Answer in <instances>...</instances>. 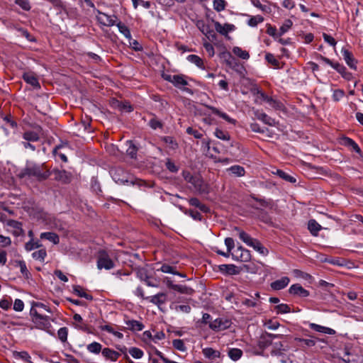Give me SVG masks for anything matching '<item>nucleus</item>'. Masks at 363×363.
Returning a JSON list of instances; mask_svg holds the SVG:
<instances>
[{
	"mask_svg": "<svg viewBox=\"0 0 363 363\" xmlns=\"http://www.w3.org/2000/svg\"><path fill=\"white\" fill-rule=\"evenodd\" d=\"M50 175V171L46 169L43 164L28 161L26 162L25 167L18 174V177L20 179L26 177L35 178L38 182L46 180Z\"/></svg>",
	"mask_w": 363,
	"mask_h": 363,
	"instance_id": "nucleus-1",
	"label": "nucleus"
},
{
	"mask_svg": "<svg viewBox=\"0 0 363 363\" xmlns=\"http://www.w3.org/2000/svg\"><path fill=\"white\" fill-rule=\"evenodd\" d=\"M162 78L169 82H171L175 87L179 89L180 90L189 94L191 95L194 94V91L192 89L186 87L189 85L188 82L186 81L187 77L184 74H162Z\"/></svg>",
	"mask_w": 363,
	"mask_h": 363,
	"instance_id": "nucleus-2",
	"label": "nucleus"
},
{
	"mask_svg": "<svg viewBox=\"0 0 363 363\" xmlns=\"http://www.w3.org/2000/svg\"><path fill=\"white\" fill-rule=\"evenodd\" d=\"M30 315L32 322L35 324V328L50 333V328L52 325L48 316L40 314L38 311L34 308L30 311Z\"/></svg>",
	"mask_w": 363,
	"mask_h": 363,
	"instance_id": "nucleus-3",
	"label": "nucleus"
},
{
	"mask_svg": "<svg viewBox=\"0 0 363 363\" xmlns=\"http://www.w3.org/2000/svg\"><path fill=\"white\" fill-rule=\"evenodd\" d=\"M115 267L113 261L109 257L105 250H100L97 257V267L99 269H105L109 270Z\"/></svg>",
	"mask_w": 363,
	"mask_h": 363,
	"instance_id": "nucleus-4",
	"label": "nucleus"
},
{
	"mask_svg": "<svg viewBox=\"0 0 363 363\" xmlns=\"http://www.w3.org/2000/svg\"><path fill=\"white\" fill-rule=\"evenodd\" d=\"M134 272L137 277L142 281H145L148 286L158 287L159 284L156 279L152 280V276L149 274L148 270L145 267H135Z\"/></svg>",
	"mask_w": 363,
	"mask_h": 363,
	"instance_id": "nucleus-5",
	"label": "nucleus"
},
{
	"mask_svg": "<svg viewBox=\"0 0 363 363\" xmlns=\"http://www.w3.org/2000/svg\"><path fill=\"white\" fill-rule=\"evenodd\" d=\"M231 324V320L226 318H217L209 323V328L213 331L219 332L228 329Z\"/></svg>",
	"mask_w": 363,
	"mask_h": 363,
	"instance_id": "nucleus-6",
	"label": "nucleus"
},
{
	"mask_svg": "<svg viewBox=\"0 0 363 363\" xmlns=\"http://www.w3.org/2000/svg\"><path fill=\"white\" fill-rule=\"evenodd\" d=\"M191 184L199 194H208L210 192L209 185L199 175L196 176Z\"/></svg>",
	"mask_w": 363,
	"mask_h": 363,
	"instance_id": "nucleus-7",
	"label": "nucleus"
},
{
	"mask_svg": "<svg viewBox=\"0 0 363 363\" xmlns=\"http://www.w3.org/2000/svg\"><path fill=\"white\" fill-rule=\"evenodd\" d=\"M98 15L96 19L99 23L103 26L111 27L116 24L118 17L116 15H108L104 12L97 10Z\"/></svg>",
	"mask_w": 363,
	"mask_h": 363,
	"instance_id": "nucleus-8",
	"label": "nucleus"
},
{
	"mask_svg": "<svg viewBox=\"0 0 363 363\" xmlns=\"http://www.w3.org/2000/svg\"><path fill=\"white\" fill-rule=\"evenodd\" d=\"M110 174L113 179L118 184H123L128 182L126 173L121 167H116L110 170Z\"/></svg>",
	"mask_w": 363,
	"mask_h": 363,
	"instance_id": "nucleus-9",
	"label": "nucleus"
},
{
	"mask_svg": "<svg viewBox=\"0 0 363 363\" xmlns=\"http://www.w3.org/2000/svg\"><path fill=\"white\" fill-rule=\"evenodd\" d=\"M289 293L293 296L301 298H306L310 295V292L299 284L291 285L289 289Z\"/></svg>",
	"mask_w": 363,
	"mask_h": 363,
	"instance_id": "nucleus-10",
	"label": "nucleus"
},
{
	"mask_svg": "<svg viewBox=\"0 0 363 363\" xmlns=\"http://www.w3.org/2000/svg\"><path fill=\"white\" fill-rule=\"evenodd\" d=\"M216 30L220 34L229 38L228 33L235 30V26L233 24L225 23L222 25L218 21H213Z\"/></svg>",
	"mask_w": 363,
	"mask_h": 363,
	"instance_id": "nucleus-11",
	"label": "nucleus"
},
{
	"mask_svg": "<svg viewBox=\"0 0 363 363\" xmlns=\"http://www.w3.org/2000/svg\"><path fill=\"white\" fill-rule=\"evenodd\" d=\"M219 271L224 274L227 275H238L241 272V268L235 266V264H220L218 267Z\"/></svg>",
	"mask_w": 363,
	"mask_h": 363,
	"instance_id": "nucleus-12",
	"label": "nucleus"
},
{
	"mask_svg": "<svg viewBox=\"0 0 363 363\" xmlns=\"http://www.w3.org/2000/svg\"><path fill=\"white\" fill-rule=\"evenodd\" d=\"M53 174L55 180L64 184H68L72 180V174L65 170L55 169Z\"/></svg>",
	"mask_w": 363,
	"mask_h": 363,
	"instance_id": "nucleus-13",
	"label": "nucleus"
},
{
	"mask_svg": "<svg viewBox=\"0 0 363 363\" xmlns=\"http://www.w3.org/2000/svg\"><path fill=\"white\" fill-rule=\"evenodd\" d=\"M341 52L342 55V57H343L344 60L345 61V62L347 63V65L351 69L356 70L357 61L354 57L353 54L345 48H342Z\"/></svg>",
	"mask_w": 363,
	"mask_h": 363,
	"instance_id": "nucleus-14",
	"label": "nucleus"
},
{
	"mask_svg": "<svg viewBox=\"0 0 363 363\" xmlns=\"http://www.w3.org/2000/svg\"><path fill=\"white\" fill-rule=\"evenodd\" d=\"M35 130H28L23 133V138L28 142H37L40 139L39 133L42 131L40 125L35 127Z\"/></svg>",
	"mask_w": 363,
	"mask_h": 363,
	"instance_id": "nucleus-15",
	"label": "nucleus"
},
{
	"mask_svg": "<svg viewBox=\"0 0 363 363\" xmlns=\"http://www.w3.org/2000/svg\"><path fill=\"white\" fill-rule=\"evenodd\" d=\"M262 99L266 101L269 106L276 110L283 111L284 109V105L282 102L279 100L274 99L271 96H267L264 93H261Z\"/></svg>",
	"mask_w": 363,
	"mask_h": 363,
	"instance_id": "nucleus-16",
	"label": "nucleus"
},
{
	"mask_svg": "<svg viewBox=\"0 0 363 363\" xmlns=\"http://www.w3.org/2000/svg\"><path fill=\"white\" fill-rule=\"evenodd\" d=\"M308 326L311 330L320 333L328 334L332 335L336 333L335 330L316 323H308Z\"/></svg>",
	"mask_w": 363,
	"mask_h": 363,
	"instance_id": "nucleus-17",
	"label": "nucleus"
},
{
	"mask_svg": "<svg viewBox=\"0 0 363 363\" xmlns=\"http://www.w3.org/2000/svg\"><path fill=\"white\" fill-rule=\"evenodd\" d=\"M255 116L259 121H262L264 123L269 125L274 126L275 125V120L272 117L269 116L267 114L262 111H259V110L255 111Z\"/></svg>",
	"mask_w": 363,
	"mask_h": 363,
	"instance_id": "nucleus-18",
	"label": "nucleus"
},
{
	"mask_svg": "<svg viewBox=\"0 0 363 363\" xmlns=\"http://www.w3.org/2000/svg\"><path fill=\"white\" fill-rule=\"evenodd\" d=\"M146 299H148L150 302L160 307L167 302V296L164 293H158L156 295L147 297Z\"/></svg>",
	"mask_w": 363,
	"mask_h": 363,
	"instance_id": "nucleus-19",
	"label": "nucleus"
},
{
	"mask_svg": "<svg viewBox=\"0 0 363 363\" xmlns=\"http://www.w3.org/2000/svg\"><path fill=\"white\" fill-rule=\"evenodd\" d=\"M205 107L206 108H208V110H211L213 113L220 116L221 118L226 121L227 122H228L231 124L235 123L236 121L235 119L230 118L227 113L220 111L217 108L212 106H209V105H205Z\"/></svg>",
	"mask_w": 363,
	"mask_h": 363,
	"instance_id": "nucleus-20",
	"label": "nucleus"
},
{
	"mask_svg": "<svg viewBox=\"0 0 363 363\" xmlns=\"http://www.w3.org/2000/svg\"><path fill=\"white\" fill-rule=\"evenodd\" d=\"M290 281L287 277H281L270 284V286L273 290L279 291L286 287Z\"/></svg>",
	"mask_w": 363,
	"mask_h": 363,
	"instance_id": "nucleus-21",
	"label": "nucleus"
},
{
	"mask_svg": "<svg viewBox=\"0 0 363 363\" xmlns=\"http://www.w3.org/2000/svg\"><path fill=\"white\" fill-rule=\"evenodd\" d=\"M7 225L14 229L13 233V235L18 237L24 234V230L22 228V223L16 220H9Z\"/></svg>",
	"mask_w": 363,
	"mask_h": 363,
	"instance_id": "nucleus-22",
	"label": "nucleus"
},
{
	"mask_svg": "<svg viewBox=\"0 0 363 363\" xmlns=\"http://www.w3.org/2000/svg\"><path fill=\"white\" fill-rule=\"evenodd\" d=\"M202 353L206 358L211 361H214L217 358L221 357V353L218 350H214L212 347L203 348L202 350Z\"/></svg>",
	"mask_w": 363,
	"mask_h": 363,
	"instance_id": "nucleus-23",
	"label": "nucleus"
},
{
	"mask_svg": "<svg viewBox=\"0 0 363 363\" xmlns=\"http://www.w3.org/2000/svg\"><path fill=\"white\" fill-rule=\"evenodd\" d=\"M125 323L128 326V329L133 332L141 331L145 328L143 323L135 320H125Z\"/></svg>",
	"mask_w": 363,
	"mask_h": 363,
	"instance_id": "nucleus-24",
	"label": "nucleus"
},
{
	"mask_svg": "<svg viewBox=\"0 0 363 363\" xmlns=\"http://www.w3.org/2000/svg\"><path fill=\"white\" fill-rule=\"evenodd\" d=\"M304 335L310 337L311 338L306 339V338L296 337L294 338V340L297 342L301 343V346H302V347H304V346L307 347H314L316 344V341L314 339L315 337L313 335H309L307 333H305Z\"/></svg>",
	"mask_w": 363,
	"mask_h": 363,
	"instance_id": "nucleus-25",
	"label": "nucleus"
},
{
	"mask_svg": "<svg viewBox=\"0 0 363 363\" xmlns=\"http://www.w3.org/2000/svg\"><path fill=\"white\" fill-rule=\"evenodd\" d=\"M341 144L345 147L351 148L353 151H354L357 153H360L361 150L357 143L353 140L352 139L347 138V137H343L341 139Z\"/></svg>",
	"mask_w": 363,
	"mask_h": 363,
	"instance_id": "nucleus-26",
	"label": "nucleus"
},
{
	"mask_svg": "<svg viewBox=\"0 0 363 363\" xmlns=\"http://www.w3.org/2000/svg\"><path fill=\"white\" fill-rule=\"evenodd\" d=\"M102 355L106 359H109L112 362H116L120 357V353L118 352L110 349L108 347H105L101 351Z\"/></svg>",
	"mask_w": 363,
	"mask_h": 363,
	"instance_id": "nucleus-27",
	"label": "nucleus"
},
{
	"mask_svg": "<svg viewBox=\"0 0 363 363\" xmlns=\"http://www.w3.org/2000/svg\"><path fill=\"white\" fill-rule=\"evenodd\" d=\"M23 79L35 88H40V84L37 77L30 72H26L22 76Z\"/></svg>",
	"mask_w": 363,
	"mask_h": 363,
	"instance_id": "nucleus-28",
	"label": "nucleus"
},
{
	"mask_svg": "<svg viewBox=\"0 0 363 363\" xmlns=\"http://www.w3.org/2000/svg\"><path fill=\"white\" fill-rule=\"evenodd\" d=\"M334 69L341 74V76L346 80L350 81L352 79V73L347 71L346 67L339 62H335Z\"/></svg>",
	"mask_w": 363,
	"mask_h": 363,
	"instance_id": "nucleus-29",
	"label": "nucleus"
},
{
	"mask_svg": "<svg viewBox=\"0 0 363 363\" xmlns=\"http://www.w3.org/2000/svg\"><path fill=\"white\" fill-rule=\"evenodd\" d=\"M234 230L238 233L240 239L248 246L252 245V242L255 240L252 238L249 234L240 230L238 227H235Z\"/></svg>",
	"mask_w": 363,
	"mask_h": 363,
	"instance_id": "nucleus-30",
	"label": "nucleus"
},
{
	"mask_svg": "<svg viewBox=\"0 0 363 363\" xmlns=\"http://www.w3.org/2000/svg\"><path fill=\"white\" fill-rule=\"evenodd\" d=\"M41 239H45L52 242L55 245H57L60 242V238L58 235L53 232H45L42 233L40 235Z\"/></svg>",
	"mask_w": 363,
	"mask_h": 363,
	"instance_id": "nucleus-31",
	"label": "nucleus"
},
{
	"mask_svg": "<svg viewBox=\"0 0 363 363\" xmlns=\"http://www.w3.org/2000/svg\"><path fill=\"white\" fill-rule=\"evenodd\" d=\"M274 174L277 175L282 179H284L286 182L294 184L296 182V179L293 177L292 175H290L289 173L281 170V169H277L276 172H272Z\"/></svg>",
	"mask_w": 363,
	"mask_h": 363,
	"instance_id": "nucleus-32",
	"label": "nucleus"
},
{
	"mask_svg": "<svg viewBox=\"0 0 363 363\" xmlns=\"http://www.w3.org/2000/svg\"><path fill=\"white\" fill-rule=\"evenodd\" d=\"M321 228V225L315 220H309L308 223V229L313 236H317Z\"/></svg>",
	"mask_w": 363,
	"mask_h": 363,
	"instance_id": "nucleus-33",
	"label": "nucleus"
},
{
	"mask_svg": "<svg viewBox=\"0 0 363 363\" xmlns=\"http://www.w3.org/2000/svg\"><path fill=\"white\" fill-rule=\"evenodd\" d=\"M227 172L235 177H243L245 174V168L237 164L228 168Z\"/></svg>",
	"mask_w": 363,
	"mask_h": 363,
	"instance_id": "nucleus-34",
	"label": "nucleus"
},
{
	"mask_svg": "<svg viewBox=\"0 0 363 363\" xmlns=\"http://www.w3.org/2000/svg\"><path fill=\"white\" fill-rule=\"evenodd\" d=\"M242 355L243 352L239 348H230L228 351V356L234 362L239 360Z\"/></svg>",
	"mask_w": 363,
	"mask_h": 363,
	"instance_id": "nucleus-35",
	"label": "nucleus"
},
{
	"mask_svg": "<svg viewBox=\"0 0 363 363\" xmlns=\"http://www.w3.org/2000/svg\"><path fill=\"white\" fill-rule=\"evenodd\" d=\"M232 257L234 259L240 261V262H248L251 259V254L250 250H242L241 252H240L238 255H234V253L232 254Z\"/></svg>",
	"mask_w": 363,
	"mask_h": 363,
	"instance_id": "nucleus-36",
	"label": "nucleus"
},
{
	"mask_svg": "<svg viewBox=\"0 0 363 363\" xmlns=\"http://www.w3.org/2000/svg\"><path fill=\"white\" fill-rule=\"evenodd\" d=\"M73 289V293L77 295L79 297L84 298L86 300L92 301L93 296L91 294H89L84 291L82 286L79 285H74L72 286Z\"/></svg>",
	"mask_w": 363,
	"mask_h": 363,
	"instance_id": "nucleus-37",
	"label": "nucleus"
},
{
	"mask_svg": "<svg viewBox=\"0 0 363 363\" xmlns=\"http://www.w3.org/2000/svg\"><path fill=\"white\" fill-rule=\"evenodd\" d=\"M73 320L77 323H74V326L76 328H78L83 331H86L88 330L87 325L85 323L82 317L79 314L75 313L73 315Z\"/></svg>",
	"mask_w": 363,
	"mask_h": 363,
	"instance_id": "nucleus-38",
	"label": "nucleus"
},
{
	"mask_svg": "<svg viewBox=\"0 0 363 363\" xmlns=\"http://www.w3.org/2000/svg\"><path fill=\"white\" fill-rule=\"evenodd\" d=\"M272 344V342L269 339V335L264 334H262L258 340L257 345L258 347L264 350L267 347H268L269 345Z\"/></svg>",
	"mask_w": 363,
	"mask_h": 363,
	"instance_id": "nucleus-39",
	"label": "nucleus"
},
{
	"mask_svg": "<svg viewBox=\"0 0 363 363\" xmlns=\"http://www.w3.org/2000/svg\"><path fill=\"white\" fill-rule=\"evenodd\" d=\"M250 198L254 201L258 202L261 206L264 208H272L273 206V201L272 199H264L256 196L255 194H251Z\"/></svg>",
	"mask_w": 363,
	"mask_h": 363,
	"instance_id": "nucleus-40",
	"label": "nucleus"
},
{
	"mask_svg": "<svg viewBox=\"0 0 363 363\" xmlns=\"http://www.w3.org/2000/svg\"><path fill=\"white\" fill-rule=\"evenodd\" d=\"M187 60L190 62L196 65L198 67L203 69H205L203 61L199 56H198L196 55H189L187 57Z\"/></svg>",
	"mask_w": 363,
	"mask_h": 363,
	"instance_id": "nucleus-41",
	"label": "nucleus"
},
{
	"mask_svg": "<svg viewBox=\"0 0 363 363\" xmlns=\"http://www.w3.org/2000/svg\"><path fill=\"white\" fill-rule=\"evenodd\" d=\"M250 247H253L255 250L259 252L262 255H267L269 252L268 250L262 245V244L257 239H255L252 245Z\"/></svg>",
	"mask_w": 363,
	"mask_h": 363,
	"instance_id": "nucleus-42",
	"label": "nucleus"
},
{
	"mask_svg": "<svg viewBox=\"0 0 363 363\" xmlns=\"http://www.w3.org/2000/svg\"><path fill=\"white\" fill-rule=\"evenodd\" d=\"M116 25L118 27L120 33H122L127 39L130 40H131V34H130V31L129 28H128V26H126L124 23H123L121 21L116 23Z\"/></svg>",
	"mask_w": 363,
	"mask_h": 363,
	"instance_id": "nucleus-43",
	"label": "nucleus"
},
{
	"mask_svg": "<svg viewBox=\"0 0 363 363\" xmlns=\"http://www.w3.org/2000/svg\"><path fill=\"white\" fill-rule=\"evenodd\" d=\"M230 68L234 69L237 72L242 73V71L244 69V67L239 61L233 57L228 64L227 65Z\"/></svg>",
	"mask_w": 363,
	"mask_h": 363,
	"instance_id": "nucleus-44",
	"label": "nucleus"
},
{
	"mask_svg": "<svg viewBox=\"0 0 363 363\" xmlns=\"http://www.w3.org/2000/svg\"><path fill=\"white\" fill-rule=\"evenodd\" d=\"M127 144L128 145V149L126 150L127 155H129L133 159L136 158L138 152L137 147L131 140H128Z\"/></svg>",
	"mask_w": 363,
	"mask_h": 363,
	"instance_id": "nucleus-45",
	"label": "nucleus"
},
{
	"mask_svg": "<svg viewBox=\"0 0 363 363\" xmlns=\"http://www.w3.org/2000/svg\"><path fill=\"white\" fill-rule=\"evenodd\" d=\"M174 291H178L181 294L191 295L194 294V290L189 286L184 285L177 284L174 286Z\"/></svg>",
	"mask_w": 363,
	"mask_h": 363,
	"instance_id": "nucleus-46",
	"label": "nucleus"
},
{
	"mask_svg": "<svg viewBox=\"0 0 363 363\" xmlns=\"http://www.w3.org/2000/svg\"><path fill=\"white\" fill-rule=\"evenodd\" d=\"M86 349L89 352L97 354L102 351V345L97 342H93L86 346Z\"/></svg>",
	"mask_w": 363,
	"mask_h": 363,
	"instance_id": "nucleus-47",
	"label": "nucleus"
},
{
	"mask_svg": "<svg viewBox=\"0 0 363 363\" xmlns=\"http://www.w3.org/2000/svg\"><path fill=\"white\" fill-rule=\"evenodd\" d=\"M47 257V252L45 249H40L32 253V257L35 260H39L42 262L45 261Z\"/></svg>",
	"mask_w": 363,
	"mask_h": 363,
	"instance_id": "nucleus-48",
	"label": "nucleus"
},
{
	"mask_svg": "<svg viewBox=\"0 0 363 363\" xmlns=\"http://www.w3.org/2000/svg\"><path fill=\"white\" fill-rule=\"evenodd\" d=\"M233 52L237 55L238 57H240L243 60H247L250 57V55L247 51L243 50L240 47H234L233 49Z\"/></svg>",
	"mask_w": 363,
	"mask_h": 363,
	"instance_id": "nucleus-49",
	"label": "nucleus"
},
{
	"mask_svg": "<svg viewBox=\"0 0 363 363\" xmlns=\"http://www.w3.org/2000/svg\"><path fill=\"white\" fill-rule=\"evenodd\" d=\"M196 25L199 30L205 35H207L211 29L210 26L206 24L203 20L197 21Z\"/></svg>",
	"mask_w": 363,
	"mask_h": 363,
	"instance_id": "nucleus-50",
	"label": "nucleus"
},
{
	"mask_svg": "<svg viewBox=\"0 0 363 363\" xmlns=\"http://www.w3.org/2000/svg\"><path fill=\"white\" fill-rule=\"evenodd\" d=\"M214 135L218 139L222 140H229L230 138V134L225 130H223L219 128H216L214 132Z\"/></svg>",
	"mask_w": 363,
	"mask_h": 363,
	"instance_id": "nucleus-51",
	"label": "nucleus"
},
{
	"mask_svg": "<svg viewBox=\"0 0 363 363\" xmlns=\"http://www.w3.org/2000/svg\"><path fill=\"white\" fill-rule=\"evenodd\" d=\"M118 108L121 111L130 113L133 111V108L129 102L116 101Z\"/></svg>",
	"mask_w": 363,
	"mask_h": 363,
	"instance_id": "nucleus-52",
	"label": "nucleus"
},
{
	"mask_svg": "<svg viewBox=\"0 0 363 363\" xmlns=\"http://www.w3.org/2000/svg\"><path fill=\"white\" fill-rule=\"evenodd\" d=\"M41 247L42 244L38 241L34 242L33 238L25 244V250L28 252H30L36 248H40Z\"/></svg>",
	"mask_w": 363,
	"mask_h": 363,
	"instance_id": "nucleus-53",
	"label": "nucleus"
},
{
	"mask_svg": "<svg viewBox=\"0 0 363 363\" xmlns=\"http://www.w3.org/2000/svg\"><path fill=\"white\" fill-rule=\"evenodd\" d=\"M264 21V18L260 15H257L250 17V18L247 21L248 26L251 27H255L258 23Z\"/></svg>",
	"mask_w": 363,
	"mask_h": 363,
	"instance_id": "nucleus-54",
	"label": "nucleus"
},
{
	"mask_svg": "<svg viewBox=\"0 0 363 363\" xmlns=\"http://www.w3.org/2000/svg\"><path fill=\"white\" fill-rule=\"evenodd\" d=\"M130 354L135 359H140L144 354V352L142 350L138 347H132L128 350Z\"/></svg>",
	"mask_w": 363,
	"mask_h": 363,
	"instance_id": "nucleus-55",
	"label": "nucleus"
},
{
	"mask_svg": "<svg viewBox=\"0 0 363 363\" xmlns=\"http://www.w3.org/2000/svg\"><path fill=\"white\" fill-rule=\"evenodd\" d=\"M213 9L218 11H222L225 10L226 6V2L225 0H213Z\"/></svg>",
	"mask_w": 363,
	"mask_h": 363,
	"instance_id": "nucleus-56",
	"label": "nucleus"
},
{
	"mask_svg": "<svg viewBox=\"0 0 363 363\" xmlns=\"http://www.w3.org/2000/svg\"><path fill=\"white\" fill-rule=\"evenodd\" d=\"M293 22L290 19L286 20L279 28V35L281 36L286 33L291 28Z\"/></svg>",
	"mask_w": 363,
	"mask_h": 363,
	"instance_id": "nucleus-57",
	"label": "nucleus"
},
{
	"mask_svg": "<svg viewBox=\"0 0 363 363\" xmlns=\"http://www.w3.org/2000/svg\"><path fill=\"white\" fill-rule=\"evenodd\" d=\"M173 347L181 352H184L186 350V347L184 343V341L181 339H175L172 341Z\"/></svg>",
	"mask_w": 363,
	"mask_h": 363,
	"instance_id": "nucleus-58",
	"label": "nucleus"
},
{
	"mask_svg": "<svg viewBox=\"0 0 363 363\" xmlns=\"http://www.w3.org/2000/svg\"><path fill=\"white\" fill-rule=\"evenodd\" d=\"M68 329L66 327L61 328L57 331L58 338L62 342H65L67 340Z\"/></svg>",
	"mask_w": 363,
	"mask_h": 363,
	"instance_id": "nucleus-59",
	"label": "nucleus"
},
{
	"mask_svg": "<svg viewBox=\"0 0 363 363\" xmlns=\"http://www.w3.org/2000/svg\"><path fill=\"white\" fill-rule=\"evenodd\" d=\"M265 60L268 63L272 64L276 68L279 67V62L277 59H275L273 54L269 52L266 53Z\"/></svg>",
	"mask_w": 363,
	"mask_h": 363,
	"instance_id": "nucleus-60",
	"label": "nucleus"
},
{
	"mask_svg": "<svg viewBox=\"0 0 363 363\" xmlns=\"http://www.w3.org/2000/svg\"><path fill=\"white\" fill-rule=\"evenodd\" d=\"M149 125L153 130H156L157 128H162L163 126L162 123L158 120L155 116L151 118L149 121Z\"/></svg>",
	"mask_w": 363,
	"mask_h": 363,
	"instance_id": "nucleus-61",
	"label": "nucleus"
},
{
	"mask_svg": "<svg viewBox=\"0 0 363 363\" xmlns=\"http://www.w3.org/2000/svg\"><path fill=\"white\" fill-rule=\"evenodd\" d=\"M277 313H288L291 311V308L289 305L285 303H281L275 307Z\"/></svg>",
	"mask_w": 363,
	"mask_h": 363,
	"instance_id": "nucleus-62",
	"label": "nucleus"
},
{
	"mask_svg": "<svg viewBox=\"0 0 363 363\" xmlns=\"http://www.w3.org/2000/svg\"><path fill=\"white\" fill-rule=\"evenodd\" d=\"M166 168L172 173H177L179 171V167L170 160L167 159L165 162Z\"/></svg>",
	"mask_w": 363,
	"mask_h": 363,
	"instance_id": "nucleus-63",
	"label": "nucleus"
},
{
	"mask_svg": "<svg viewBox=\"0 0 363 363\" xmlns=\"http://www.w3.org/2000/svg\"><path fill=\"white\" fill-rule=\"evenodd\" d=\"M345 96V91L342 89H338L333 91V94L332 96L333 100L334 101H339L341 99H342Z\"/></svg>",
	"mask_w": 363,
	"mask_h": 363,
	"instance_id": "nucleus-64",
	"label": "nucleus"
}]
</instances>
